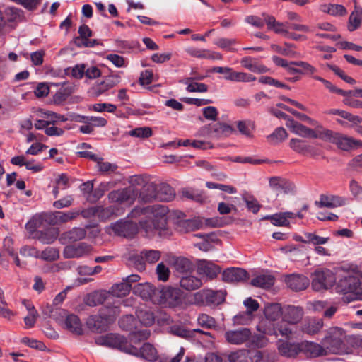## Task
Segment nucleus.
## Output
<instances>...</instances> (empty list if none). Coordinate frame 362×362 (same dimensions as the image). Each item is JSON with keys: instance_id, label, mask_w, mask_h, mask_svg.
<instances>
[{"instance_id": "obj_1", "label": "nucleus", "mask_w": 362, "mask_h": 362, "mask_svg": "<svg viewBox=\"0 0 362 362\" xmlns=\"http://www.w3.org/2000/svg\"><path fill=\"white\" fill-rule=\"evenodd\" d=\"M336 290L338 293L353 296L344 297V300L347 303L362 299V274L357 272L344 276L338 281Z\"/></svg>"}, {"instance_id": "obj_2", "label": "nucleus", "mask_w": 362, "mask_h": 362, "mask_svg": "<svg viewBox=\"0 0 362 362\" xmlns=\"http://www.w3.org/2000/svg\"><path fill=\"white\" fill-rule=\"evenodd\" d=\"M144 214L153 216L154 221V228L158 230V235L163 237H168L172 234L171 230L168 226V220L173 221L175 219L171 216H168V209L164 205H153L148 206L141 209Z\"/></svg>"}, {"instance_id": "obj_3", "label": "nucleus", "mask_w": 362, "mask_h": 362, "mask_svg": "<svg viewBox=\"0 0 362 362\" xmlns=\"http://www.w3.org/2000/svg\"><path fill=\"white\" fill-rule=\"evenodd\" d=\"M286 125L292 132L305 138L330 140L332 136V131L318 124L315 129H312L293 119H288Z\"/></svg>"}, {"instance_id": "obj_4", "label": "nucleus", "mask_w": 362, "mask_h": 362, "mask_svg": "<svg viewBox=\"0 0 362 362\" xmlns=\"http://www.w3.org/2000/svg\"><path fill=\"white\" fill-rule=\"evenodd\" d=\"M95 342L98 345L118 349L126 354H136L137 353L136 347L129 344L128 339L119 334L109 333L97 337L95 338Z\"/></svg>"}, {"instance_id": "obj_5", "label": "nucleus", "mask_w": 362, "mask_h": 362, "mask_svg": "<svg viewBox=\"0 0 362 362\" xmlns=\"http://www.w3.org/2000/svg\"><path fill=\"white\" fill-rule=\"evenodd\" d=\"M346 335L344 330L339 327H332L322 341L327 354H339L344 350Z\"/></svg>"}, {"instance_id": "obj_6", "label": "nucleus", "mask_w": 362, "mask_h": 362, "mask_svg": "<svg viewBox=\"0 0 362 362\" xmlns=\"http://www.w3.org/2000/svg\"><path fill=\"white\" fill-rule=\"evenodd\" d=\"M130 182L134 186H141L138 196L139 201L144 203L156 200L157 185L148 181V177L143 175L132 177Z\"/></svg>"}, {"instance_id": "obj_7", "label": "nucleus", "mask_w": 362, "mask_h": 362, "mask_svg": "<svg viewBox=\"0 0 362 362\" xmlns=\"http://www.w3.org/2000/svg\"><path fill=\"white\" fill-rule=\"evenodd\" d=\"M312 288L315 291L328 290L336 283L335 274L329 269H317L311 275Z\"/></svg>"}, {"instance_id": "obj_8", "label": "nucleus", "mask_w": 362, "mask_h": 362, "mask_svg": "<svg viewBox=\"0 0 362 362\" xmlns=\"http://www.w3.org/2000/svg\"><path fill=\"white\" fill-rule=\"evenodd\" d=\"M138 196V190L132 185L126 188L112 191L109 193L108 199L111 202L131 205Z\"/></svg>"}, {"instance_id": "obj_9", "label": "nucleus", "mask_w": 362, "mask_h": 362, "mask_svg": "<svg viewBox=\"0 0 362 362\" xmlns=\"http://www.w3.org/2000/svg\"><path fill=\"white\" fill-rule=\"evenodd\" d=\"M177 219H173V223L174 224L176 230L181 233H188L200 229L203 226V222L199 218L185 219L183 218V214L177 212Z\"/></svg>"}, {"instance_id": "obj_10", "label": "nucleus", "mask_w": 362, "mask_h": 362, "mask_svg": "<svg viewBox=\"0 0 362 362\" xmlns=\"http://www.w3.org/2000/svg\"><path fill=\"white\" fill-rule=\"evenodd\" d=\"M160 301L170 307L181 304L182 292L180 289L173 287H163L160 291Z\"/></svg>"}, {"instance_id": "obj_11", "label": "nucleus", "mask_w": 362, "mask_h": 362, "mask_svg": "<svg viewBox=\"0 0 362 362\" xmlns=\"http://www.w3.org/2000/svg\"><path fill=\"white\" fill-rule=\"evenodd\" d=\"M273 331L276 337L281 336L284 340H292L298 336L297 327L284 320L276 323Z\"/></svg>"}, {"instance_id": "obj_12", "label": "nucleus", "mask_w": 362, "mask_h": 362, "mask_svg": "<svg viewBox=\"0 0 362 362\" xmlns=\"http://www.w3.org/2000/svg\"><path fill=\"white\" fill-rule=\"evenodd\" d=\"M91 250V245L86 243H80L66 246L63 251V255L67 259L79 258L88 255Z\"/></svg>"}, {"instance_id": "obj_13", "label": "nucleus", "mask_w": 362, "mask_h": 362, "mask_svg": "<svg viewBox=\"0 0 362 362\" xmlns=\"http://www.w3.org/2000/svg\"><path fill=\"white\" fill-rule=\"evenodd\" d=\"M284 281L287 286L295 291L305 290L310 285L309 279L303 274H292L286 275L284 277Z\"/></svg>"}, {"instance_id": "obj_14", "label": "nucleus", "mask_w": 362, "mask_h": 362, "mask_svg": "<svg viewBox=\"0 0 362 362\" xmlns=\"http://www.w3.org/2000/svg\"><path fill=\"white\" fill-rule=\"evenodd\" d=\"M250 337L251 331L248 328L229 330L225 333L226 341L231 344H242L250 340Z\"/></svg>"}, {"instance_id": "obj_15", "label": "nucleus", "mask_w": 362, "mask_h": 362, "mask_svg": "<svg viewBox=\"0 0 362 362\" xmlns=\"http://www.w3.org/2000/svg\"><path fill=\"white\" fill-rule=\"evenodd\" d=\"M328 141L335 143L339 148L346 151H350L356 146H362V141L334 133V132H332V139Z\"/></svg>"}, {"instance_id": "obj_16", "label": "nucleus", "mask_w": 362, "mask_h": 362, "mask_svg": "<svg viewBox=\"0 0 362 362\" xmlns=\"http://www.w3.org/2000/svg\"><path fill=\"white\" fill-rule=\"evenodd\" d=\"M260 358L259 351H251L245 349L232 352L228 356L229 362H257Z\"/></svg>"}, {"instance_id": "obj_17", "label": "nucleus", "mask_w": 362, "mask_h": 362, "mask_svg": "<svg viewBox=\"0 0 362 362\" xmlns=\"http://www.w3.org/2000/svg\"><path fill=\"white\" fill-rule=\"evenodd\" d=\"M248 279V273L246 270L231 267L225 269L222 273V279L227 283H238L243 282Z\"/></svg>"}, {"instance_id": "obj_18", "label": "nucleus", "mask_w": 362, "mask_h": 362, "mask_svg": "<svg viewBox=\"0 0 362 362\" xmlns=\"http://www.w3.org/2000/svg\"><path fill=\"white\" fill-rule=\"evenodd\" d=\"M109 233L111 231L115 235L123 237H129L136 232L135 226L129 221H117L112 223L107 228Z\"/></svg>"}, {"instance_id": "obj_19", "label": "nucleus", "mask_w": 362, "mask_h": 362, "mask_svg": "<svg viewBox=\"0 0 362 362\" xmlns=\"http://www.w3.org/2000/svg\"><path fill=\"white\" fill-rule=\"evenodd\" d=\"M277 346L279 354L285 357L294 358L301 352V343H292L289 340L279 339Z\"/></svg>"}, {"instance_id": "obj_20", "label": "nucleus", "mask_w": 362, "mask_h": 362, "mask_svg": "<svg viewBox=\"0 0 362 362\" xmlns=\"http://www.w3.org/2000/svg\"><path fill=\"white\" fill-rule=\"evenodd\" d=\"M282 316V320L296 325L301 320L303 310L300 307L288 305L283 308Z\"/></svg>"}, {"instance_id": "obj_21", "label": "nucleus", "mask_w": 362, "mask_h": 362, "mask_svg": "<svg viewBox=\"0 0 362 362\" xmlns=\"http://www.w3.org/2000/svg\"><path fill=\"white\" fill-rule=\"evenodd\" d=\"M269 185L272 189L274 191L282 190L286 194L293 192L295 188L293 183L278 176L270 177L269 180Z\"/></svg>"}, {"instance_id": "obj_22", "label": "nucleus", "mask_w": 362, "mask_h": 362, "mask_svg": "<svg viewBox=\"0 0 362 362\" xmlns=\"http://www.w3.org/2000/svg\"><path fill=\"white\" fill-rule=\"evenodd\" d=\"M226 291L205 289V300L206 306H218L225 301Z\"/></svg>"}, {"instance_id": "obj_23", "label": "nucleus", "mask_w": 362, "mask_h": 362, "mask_svg": "<svg viewBox=\"0 0 362 362\" xmlns=\"http://www.w3.org/2000/svg\"><path fill=\"white\" fill-rule=\"evenodd\" d=\"M301 352L303 351L310 357H317L320 356L327 355V349L325 346L310 342L308 341L301 342Z\"/></svg>"}, {"instance_id": "obj_24", "label": "nucleus", "mask_w": 362, "mask_h": 362, "mask_svg": "<svg viewBox=\"0 0 362 362\" xmlns=\"http://www.w3.org/2000/svg\"><path fill=\"white\" fill-rule=\"evenodd\" d=\"M197 269L199 274H205L210 279L216 278L221 272L219 267L206 260H199Z\"/></svg>"}, {"instance_id": "obj_25", "label": "nucleus", "mask_w": 362, "mask_h": 362, "mask_svg": "<svg viewBox=\"0 0 362 362\" xmlns=\"http://www.w3.org/2000/svg\"><path fill=\"white\" fill-rule=\"evenodd\" d=\"M110 324L107 320L102 317L100 315V312L98 315L90 316L86 322L88 327L92 332H102L107 329L108 325Z\"/></svg>"}, {"instance_id": "obj_26", "label": "nucleus", "mask_w": 362, "mask_h": 362, "mask_svg": "<svg viewBox=\"0 0 362 362\" xmlns=\"http://www.w3.org/2000/svg\"><path fill=\"white\" fill-rule=\"evenodd\" d=\"M86 235V231L82 228H74L71 230L63 233L59 240L62 243H74L83 240Z\"/></svg>"}, {"instance_id": "obj_27", "label": "nucleus", "mask_w": 362, "mask_h": 362, "mask_svg": "<svg viewBox=\"0 0 362 362\" xmlns=\"http://www.w3.org/2000/svg\"><path fill=\"white\" fill-rule=\"evenodd\" d=\"M345 202V199L339 196H327L322 194L320 197V201H316L315 204L318 207H326V208H335L343 205Z\"/></svg>"}, {"instance_id": "obj_28", "label": "nucleus", "mask_w": 362, "mask_h": 362, "mask_svg": "<svg viewBox=\"0 0 362 362\" xmlns=\"http://www.w3.org/2000/svg\"><path fill=\"white\" fill-rule=\"evenodd\" d=\"M289 146L295 152L302 155H315V148L313 146L308 144L305 141L298 139H291Z\"/></svg>"}, {"instance_id": "obj_29", "label": "nucleus", "mask_w": 362, "mask_h": 362, "mask_svg": "<svg viewBox=\"0 0 362 362\" xmlns=\"http://www.w3.org/2000/svg\"><path fill=\"white\" fill-rule=\"evenodd\" d=\"M324 323L322 319L320 318H310L304 322L301 327L303 332L314 335L317 334L323 327Z\"/></svg>"}, {"instance_id": "obj_30", "label": "nucleus", "mask_w": 362, "mask_h": 362, "mask_svg": "<svg viewBox=\"0 0 362 362\" xmlns=\"http://www.w3.org/2000/svg\"><path fill=\"white\" fill-rule=\"evenodd\" d=\"M175 197L174 189L166 183L157 185L156 200L160 202H170Z\"/></svg>"}, {"instance_id": "obj_31", "label": "nucleus", "mask_w": 362, "mask_h": 362, "mask_svg": "<svg viewBox=\"0 0 362 362\" xmlns=\"http://www.w3.org/2000/svg\"><path fill=\"white\" fill-rule=\"evenodd\" d=\"M74 92L71 84L64 83L62 86L53 95L52 101L55 105H62Z\"/></svg>"}, {"instance_id": "obj_32", "label": "nucleus", "mask_w": 362, "mask_h": 362, "mask_svg": "<svg viewBox=\"0 0 362 362\" xmlns=\"http://www.w3.org/2000/svg\"><path fill=\"white\" fill-rule=\"evenodd\" d=\"M64 324L66 328L71 333L76 335L83 334L82 324L77 315L74 314L67 315Z\"/></svg>"}, {"instance_id": "obj_33", "label": "nucleus", "mask_w": 362, "mask_h": 362, "mask_svg": "<svg viewBox=\"0 0 362 362\" xmlns=\"http://www.w3.org/2000/svg\"><path fill=\"white\" fill-rule=\"evenodd\" d=\"M107 298V293L105 291H93L87 294L84 298V303L90 307H95L103 304Z\"/></svg>"}, {"instance_id": "obj_34", "label": "nucleus", "mask_w": 362, "mask_h": 362, "mask_svg": "<svg viewBox=\"0 0 362 362\" xmlns=\"http://www.w3.org/2000/svg\"><path fill=\"white\" fill-rule=\"evenodd\" d=\"M137 353L133 354L134 356H140L144 359L148 361H155L158 359V352L156 349L150 344H144L140 349L136 347Z\"/></svg>"}, {"instance_id": "obj_35", "label": "nucleus", "mask_w": 362, "mask_h": 362, "mask_svg": "<svg viewBox=\"0 0 362 362\" xmlns=\"http://www.w3.org/2000/svg\"><path fill=\"white\" fill-rule=\"evenodd\" d=\"M263 16H265L264 21L267 23L268 29H272L276 33L278 34H283L284 35L288 34V31L286 28V25L288 24V23H284L279 22L276 21L275 18L272 16L265 14H263Z\"/></svg>"}, {"instance_id": "obj_36", "label": "nucleus", "mask_w": 362, "mask_h": 362, "mask_svg": "<svg viewBox=\"0 0 362 362\" xmlns=\"http://www.w3.org/2000/svg\"><path fill=\"white\" fill-rule=\"evenodd\" d=\"M100 315L110 323L113 322L120 313V309L117 305H105L99 310Z\"/></svg>"}, {"instance_id": "obj_37", "label": "nucleus", "mask_w": 362, "mask_h": 362, "mask_svg": "<svg viewBox=\"0 0 362 362\" xmlns=\"http://www.w3.org/2000/svg\"><path fill=\"white\" fill-rule=\"evenodd\" d=\"M134 293L145 300L150 299L155 294L156 289L151 284H138L133 288Z\"/></svg>"}, {"instance_id": "obj_38", "label": "nucleus", "mask_w": 362, "mask_h": 362, "mask_svg": "<svg viewBox=\"0 0 362 362\" xmlns=\"http://www.w3.org/2000/svg\"><path fill=\"white\" fill-rule=\"evenodd\" d=\"M240 63L243 67L247 69L248 70L252 72L262 74L268 71V69L265 66L258 64L256 62V59L252 57H243L241 59Z\"/></svg>"}, {"instance_id": "obj_39", "label": "nucleus", "mask_w": 362, "mask_h": 362, "mask_svg": "<svg viewBox=\"0 0 362 362\" xmlns=\"http://www.w3.org/2000/svg\"><path fill=\"white\" fill-rule=\"evenodd\" d=\"M80 214V211H55L53 213L52 223L54 225L67 223Z\"/></svg>"}, {"instance_id": "obj_40", "label": "nucleus", "mask_w": 362, "mask_h": 362, "mask_svg": "<svg viewBox=\"0 0 362 362\" xmlns=\"http://www.w3.org/2000/svg\"><path fill=\"white\" fill-rule=\"evenodd\" d=\"M58 235V229L49 228L44 231L37 232V238L43 244H51L57 239Z\"/></svg>"}, {"instance_id": "obj_41", "label": "nucleus", "mask_w": 362, "mask_h": 362, "mask_svg": "<svg viewBox=\"0 0 362 362\" xmlns=\"http://www.w3.org/2000/svg\"><path fill=\"white\" fill-rule=\"evenodd\" d=\"M180 284L185 290L192 291L199 288L202 282L200 279L194 276H186L181 278Z\"/></svg>"}, {"instance_id": "obj_42", "label": "nucleus", "mask_w": 362, "mask_h": 362, "mask_svg": "<svg viewBox=\"0 0 362 362\" xmlns=\"http://www.w3.org/2000/svg\"><path fill=\"white\" fill-rule=\"evenodd\" d=\"M362 23V9L358 11H353L348 20L347 30L353 32L358 29Z\"/></svg>"}, {"instance_id": "obj_43", "label": "nucleus", "mask_w": 362, "mask_h": 362, "mask_svg": "<svg viewBox=\"0 0 362 362\" xmlns=\"http://www.w3.org/2000/svg\"><path fill=\"white\" fill-rule=\"evenodd\" d=\"M210 130L218 137L228 136L235 132L231 126L221 122L210 126Z\"/></svg>"}, {"instance_id": "obj_44", "label": "nucleus", "mask_w": 362, "mask_h": 362, "mask_svg": "<svg viewBox=\"0 0 362 362\" xmlns=\"http://www.w3.org/2000/svg\"><path fill=\"white\" fill-rule=\"evenodd\" d=\"M324 114L339 115L341 118L346 119L356 124L361 123L362 121V119L359 116L354 115L346 111L341 110L339 109L326 110L324 111Z\"/></svg>"}, {"instance_id": "obj_45", "label": "nucleus", "mask_w": 362, "mask_h": 362, "mask_svg": "<svg viewBox=\"0 0 362 362\" xmlns=\"http://www.w3.org/2000/svg\"><path fill=\"white\" fill-rule=\"evenodd\" d=\"M168 332L173 335L180 337L186 339L194 337L193 330L187 329L181 325H173L168 328Z\"/></svg>"}, {"instance_id": "obj_46", "label": "nucleus", "mask_w": 362, "mask_h": 362, "mask_svg": "<svg viewBox=\"0 0 362 362\" xmlns=\"http://www.w3.org/2000/svg\"><path fill=\"white\" fill-rule=\"evenodd\" d=\"M274 284V278L271 275H259L252 279L251 285L262 288H269Z\"/></svg>"}, {"instance_id": "obj_47", "label": "nucleus", "mask_w": 362, "mask_h": 362, "mask_svg": "<svg viewBox=\"0 0 362 362\" xmlns=\"http://www.w3.org/2000/svg\"><path fill=\"white\" fill-rule=\"evenodd\" d=\"M175 269L179 273H186L193 269L192 262L183 257H177L173 262Z\"/></svg>"}, {"instance_id": "obj_48", "label": "nucleus", "mask_w": 362, "mask_h": 362, "mask_svg": "<svg viewBox=\"0 0 362 362\" xmlns=\"http://www.w3.org/2000/svg\"><path fill=\"white\" fill-rule=\"evenodd\" d=\"M182 195L188 199H191L197 202H204L207 197L203 192H199L189 188H184L182 190Z\"/></svg>"}, {"instance_id": "obj_49", "label": "nucleus", "mask_w": 362, "mask_h": 362, "mask_svg": "<svg viewBox=\"0 0 362 362\" xmlns=\"http://www.w3.org/2000/svg\"><path fill=\"white\" fill-rule=\"evenodd\" d=\"M283 308L279 303H273L267 305L264 309L266 317L270 320H277L280 315H282Z\"/></svg>"}, {"instance_id": "obj_50", "label": "nucleus", "mask_w": 362, "mask_h": 362, "mask_svg": "<svg viewBox=\"0 0 362 362\" xmlns=\"http://www.w3.org/2000/svg\"><path fill=\"white\" fill-rule=\"evenodd\" d=\"M226 80L236 82H251L255 81L256 78L250 74L245 72H238L232 70L231 74L228 76H225Z\"/></svg>"}, {"instance_id": "obj_51", "label": "nucleus", "mask_w": 362, "mask_h": 362, "mask_svg": "<svg viewBox=\"0 0 362 362\" xmlns=\"http://www.w3.org/2000/svg\"><path fill=\"white\" fill-rule=\"evenodd\" d=\"M150 336V331L147 328L136 329L130 332L129 335V344H139L147 339Z\"/></svg>"}, {"instance_id": "obj_52", "label": "nucleus", "mask_w": 362, "mask_h": 362, "mask_svg": "<svg viewBox=\"0 0 362 362\" xmlns=\"http://www.w3.org/2000/svg\"><path fill=\"white\" fill-rule=\"evenodd\" d=\"M287 136L288 134L286 129L283 127H278L272 134L267 136V140L272 144H277L286 139Z\"/></svg>"}, {"instance_id": "obj_53", "label": "nucleus", "mask_w": 362, "mask_h": 362, "mask_svg": "<svg viewBox=\"0 0 362 362\" xmlns=\"http://www.w3.org/2000/svg\"><path fill=\"white\" fill-rule=\"evenodd\" d=\"M136 316L139 322L146 327L152 325L154 322L153 313L149 310L139 309L136 310Z\"/></svg>"}, {"instance_id": "obj_54", "label": "nucleus", "mask_w": 362, "mask_h": 362, "mask_svg": "<svg viewBox=\"0 0 362 362\" xmlns=\"http://www.w3.org/2000/svg\"><path fill=\"white\" fill-rule=\"evenodd\" d=\"M322 11L332 16H343L347 13L346 8L341 4H329L324 5Z\"/></svg>"}, {"instance_id": "obj_55", "label": "nucleus", "mask_w": 362, "mask_h": 362, "mask_svg": "<svg viewBox=\"0 0 362 362\" xmlns=\"http://www.w3.org/2000/svg\"><path fill=\"white\" fill-rule=\"evenodd\" d=\"M264 219L270 220L271 223L276 226H288L290 225L289 221L285 218L282 212L267 216Z\"/></svg>"}, {"instance_id": "obj_56", "label": "nucleus", "mask_w": 362, "mask_h": 362, "mask_svg": "<svg viewBox=\"0 0 362 362\" xmlns=\"http://www.w3.org/2000/svg\"><path fill=\"white\" fill-rule=\"evenodd\" d=\"M141 254L146 263L151 264L157 262L161 257V252L156 250H143Z\"/></svg>"}, {"instance_id": "obj_57", "label": "nucleus", "mask_w": 362, "mask_h": 362, "mask_svg": "<svg viewBox=\"0 0 362 362\" xmlns=\"http://www.w3.org/2000/svg\"><path fill=\"white\" fill-rule=\"evenodd\" d=\"M131 289V286L128 283L122 282L114 285L112 287V293L113 296L117 297H123L127 296Z\"/></svg>"}, {"instance_id": "obj_58", "label": "nucleus", "mask_w": 362, "mask_h": 362, "mask_svg": "<svg viewBox=\"0 0 362 362\" xmlns=\"http://www.w3.org/2000/svg\"><path fill=\"white\" fill-rule=\"evenodd\" d=\"M39 257L45 261L53 262L59 259V253L56 248L49 247L41 253L40 252Z\"/></svg>"}, {"instance_id": "obj_59", "label": "nucleus", "mask_w": 362, "mask_h": 362, "mask_svg": "<svg viewBox=\"0 0 362 362\" xmlns=\"http://www.w3.org/2000/svg\"><path fill=\"white\" fill-rule=\"evenodd\" d=\"M98 170L102 173H114L117 169V165L109 162H104L103 158H100L96 162Z\"/></svg>"}, {"instance_id": "obj_60", "label": "nucleus", "mask_w": 362, "mask_h": 362, "mask_svg": "<svg viewBox=\"0 0 362 362\" xmlns=\"http://www.w3.org/2000/svg\"><path fill=\"white\" fill-rule=\"evenodd\" d=\"M129 134L134 137L148 138L152 135V129L148 127H139L129 131Z\"/></svg>"}, {"instance_id": "obj_61", "label": "nucleus", "mask_w": 362, "mask_h": 362, "mask_svg": "<svg viewBox=\"0 0 362 362\" xmlns=\"http://www.w3.org/2000/svg\"><path fill=\"white\" fill-rule=\"evenodd\" d=\"M197 320L199 325L202 327L210 329L216 326L215 319L204 313L199 315Z\"/></svg>"}, {"instance_id": "obj_62", "label": "nucleus", "mask_w": 362, "mask_h": 362, "mask_svg": "<svg viewBox=\"0 0 362 362\" xmlns=\"http://www.w3.org/2000/svg\"><path fill=\"white\" fill-rule=\"evenodd\" d=\"M189 301L191 304L196 305H206L205 300V289H202L193 293L189 298Z\"/></svg>"}, {"instance_id": "obj_63", "label": "nucleus", "mask_w": 362, "mask_h": 362, "mask_svg": "<svg viewBox=\"0 0 362 362\" xmlns=\"http://www.w3.org/2000/svg\"><path fill=\"white\" fill-rule=\"evenodd\" d=\"M243 199L245 201L247 208L249 211L254 214H257L259 211L261 205L254 197L250 196L248 198L243 197Z\"/></svg>"}, {"instance_id": "obj_64", "label": "nucleus", "mask_w": 362, "mask_h": 362, "mask_svg": "<svg viewBox=\"0 0 362 362\" xmlns=\"http://www.w3.org/2000/svg\"><path fill=\"white\" fill-rule=\"evenodd\" d=\"M348 169L356 172L362 170V153L356 156L349 162Z\"/></svg>"}]
</instances>
